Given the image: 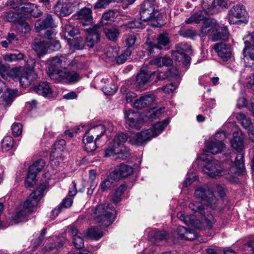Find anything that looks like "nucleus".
<instances>
[{
	"label": "nucleus",
	"instance_id": "nucleus-64",
	"mask_svg": "<svg viewBox=\"0 0 254 254\" xmlns=\"http://www.w3.org/2000/svg\"><path fill=\"white\" fill-rule=\"evenodd\" d=\"M127 27L129 29H134V28H143L144 25L139 20H133L132 21L129 22L127 24Z\"/></svg>",
	"mask_w": 254,
	"mask_h": 254
},
{
	"label": "nucleus",
	"instance_id": "nucleus-32",
	"mask_svg": "<svg viewBox=\"0 0 254 254\" xmlns=\"http://www.w3.org/2000/svg\"><path fill=\"white\" fill-rule=\"evenodd\" d=\"M103 32L109 40L113 41H116L120 34V30L116 26L104 28Z\"/></svg>",
	"mask_w": 254,
	"mask_h": 254
},
{
	"label": "nucleus",
	"instance_id": "nucleus-12",
	"mask_svg": "<svg viewBox=\"0 0 254 254\" xmlns=\"http://www.w3.org/2000/svg\"><path fill=\"white\" fill-rule=\"evenodd\" d=\"M52 80L55 82L63 83H74L80 79L79 74L74 71H61L58 74H53Z\"/></svg>",
	"mask_w": 254,
	"mask_h": 254
},
{
	"label": "nucleus",
	"instance_id": "nucleus-56",
	"mask_svg": "<svg viewBox=\"0 0 254 254\" xmlns=\"http://www.w3.org/2000/svg\"><path fill=\"white\" fill-rule=\"evenodd\" d=\"M48 52L57 51L61 48V43L57 40L48 41Z\"/></svg>",
	"mask_w": 254,
	"mask_h": 254
},
{
	"label": "nucleus",
	"instance_id": "nucleus-35",
	"mask_svg": "<svg viewBox=\"0 0 254 254\" xmlns=\"http://www.w3.org/2000/svg\"><path fill=\"white\" fill-rule=\"evenodd\" d=\"M235 115L237 120L240 123L242 126L246 129H247L248 130L253 127L251 120L247 117L244 114L239 113H236Z\"/></svg>",
	"mask_w": 254,
	"mask_h": 254
},
{
	"label": "nucleus",
	"instance_id": "nucleus-28",
	"mask_svg": "<svg viewBox=\"0 0 254 254\" xmlns=\"http://www.w3.org/2000/svg\"><path fill=\"white\" fill-rule=\"evenodd\" d=\"M88 35L85 40V45L92 48L94 44L97 43L100 39L99 34L95 28L89 29Z\"/></svg>",
	"mask_w": 254,
	"mask_h": 254
},
{
	"label": "nucleus",
	"instance_id": "nucleus-1",
	"mask_svg": "<svg viewBox=\"0 0 254 254\" xmlns=\"http://www.w3.org/2000/svg\"><path fill=\"white\" fill-rule=\"evenodd\" d=\"M169 123V119H165L161 122L153 125L152 128L142 130L140 132L126 135L123 132H119L115 136L113 142L106 151L107 156L112 154L118 155L119 158L123 159L129 155L128 150L122 149L123 144L129 138V143L133 145L139 146L143 143L150 140L152 137H156L161 133Z\"/></svg>",
	"mask_w": 254,
	"mask_h": 254
},
{
	"label": "nucleus",
	"instance_id": "nucleus-50",
	"mask_svg": "<svg viewBox=\"0 0 254 254\" xmlns=\"http://www.w3.org/2000/svg\"><path fill=\"white\" fill-rule=\"evenodd\" d=\"M18 28L21 30L22 33L26 34L28 33L31 30V27L28 22L24 20H18Z\"/></svg>",
	"mask_w": 254,
	"mask_h": 254
},
{
	"label": "nucleus",
	"instance_id": "nucleus-47",
	"mask_svg": "<svg viewBox=\"0 0 254 254\" xmlns=\"http://www.w3.org/2000/svg\"><path fill=\"white\" fill-rule=\"evenodd\" d=\"M64 245L63 241L62 240H58V241L55 242L53 243L47 244L44 248V250L46 252H51L54 250H58L61 248Z\"/></svg>",
	"mask_w": 254,
	"mask_h": 254
},
{
	"label": "nucleus",
	"instance_id": "nucleus-9",
	"mask_svg": "<svg viewBox=\"0 0 254 254\" xmlns=\"http://www.w3.org/2000/svg\"><path fill=\"white\" fill-rule=\"evenodd\" d=\"M191 51L190 46L186 43H181L177 47L176 51L173 53V56L176 61L182 63L183 65L188 68L190 64L191 59L187 55Z\"/></svg>",
	"mask_w": 254,
	"mask_h": 254
},
{
	"label": "nucleus",
	"instance_id": "nucleus-31",
	"mask_svg": "<svg viewBox=\"0 0 254 254\" xmlns=\"http://www.w3.org/2000/svg\"><path fill=\"white\" fill-rule=\"evenodd\" d=\"M73 200L72 197H66L64 198L61 203L52 211L54 217L51 216L52 219H54L57 216L62 208H69L71 206Z\"/></svg>",
	"mask_w": 254,
	"mask_h": 254
},
{
	"label": "nucleus",
	"instance_id": "nucleus-26",
	"mask_svg": "<svg viewBox=\"0 0 254 254\" xmlns=\"http://www.w3.org/2000/svg\"><path fill=\"white\" fill-rule=\"evenodd\" d=\"M54 26L53 15L50 14H48L42 20H39L35 24V27L39 31L42 30L52 28Z\"/></svg>",
	"mask_w": 254,
	"mask_h": 254
},
{
	"label": "nucleus",
	"instance_id": "nucleus-17",
	"mask_svg": "<svg viewBox=\"0 0 254 254\" xmlns=\"http://www.w3.org/2000/svg\"><path fill=\"white\" fill-rule=\"evenodd\" d=\"M133 171V169L131 166L123 163L112 172L111 176L112 179L117 181L121 178L127 177L130 175Z\"/></svg>",
	"mask_w": 254,
	"mask_h": 254
},
{
	"label": "nucleus",
	"instance_id": "nucleus-44",
	"mask_svg": "<svg viewBox=\"0 0 254 254\" xmlns=\"http://www.w3.org/2000/svg\"><path fill=\"white\" fill-rule=\"evenodd\" d=\"M189 207L194 212H197L201 215H204L205 209L200 202H191L189 204Z\"/></svg>",
	"mask_w": 254,
	"mask_h": 254
},
{
	"label": "nucleus",
	"instance_id": "nucleus-30",
	"mask_svg": "<svg viewBox=\"0 0 254 254\" xmlns=\"http://www.w3.org/2000/svg\"><path fill=\"white\" fill-rule=\"evenodd\" d=\"M32 49L40 58L48 52V42L47 40L36 42L33 44Z\"/></svg>",
	"mask_w": 254,
	"mask_h": 254
},
{
	"label": "nucleus",
	"instance_id": "nucleus-57",
	"mask_svg": "<svg viewBox=\"0 0 254 254\" xmlns=\"http://www.w3.org/2000/svg\"><path fill=\"white\" fill-rule=\"evenodd\" d=\"M9 68L10 67L7 64L0 63V75L3 79H8Z\"/></svg>",
	"mask_w": 254,
	"mask_h": 254
},
{
	"label": "nucleus",
	"instance_id": "nucleus-54",
	"mask_svg": "<svg viewBox=\"0 0 254 254\" xmlns=\"http://www.w3.org/2000/svg\"><path fill=\"white\" fill-rule=\"evenodd\" d=\"M118 0H97L94 5V9L105 8L111 3H114Z\"/></svg>",
	"mask_w": 254,
	"mask_h": 254
},
{
	"label": "nucleus",
	"instance_id": "nucleus-49",
	"mask_svg": "<svg viewBox=\"0 0 254 254\" xmlns=\"http://www.w3.org/2000/svg\"><path fill=\"white\" fill-rule=\"evenodd\" d=\"M69 64L74 68L78 69H81L85 67V63L84 61L80 58H74L71 61Z\"/></svg>",
	"mask_w": 254,
	"mask_h": 254
},
{
	"label": "nucleus",
	"instance_id": "nucleus-38",
	"mask_svg": "<svg viewBox=\"0 0 254 254\" xmlns=\"http://www.w3.org/2000/svg\"><path fill=\"white\" fill-rule=\"evenodd\" d=\"M166 236L167 234L166 232L157 231L149 234V240L154 244H156L158 242L165 239Z\"/></svg>",
	"mask_w": 254,
	"mask_h": 254
},
{
	"label": "nucleus",
	"instance_id": "nucleus-39",
	"mask_svg": "<svg viewBox=\"0 0 254 254\" xmlns=\"http://www.w3.org/2000/svg\"><path fill=\"white\" fill-rule=\"evenodd\" d=\"M1 143L3 151H9L14 147V140L10 136H5Z\"/></svg>",
	"mask_w": 254,
	"mask_h": 254
},
{
	"label": "nucleus",
	"instance_id": "nucleus-46",
	"mask_svg": "<svg viewBox=\"0 0 254 254\" xmlns=\"http://www.w3.org/2000/svg\"><path fill=\"white\" fill-rule=\"evenodd\" d=\"M64 32L65 36L67 35L72 37L79 33V30L71 24H66L64 25Z\"/></svg>",
	"mask_w": 254,
	"mask_h": 254
},
{
	"label": "nucleus",
	"instance_id": "nucleus-16",
	"mask_svg": "<svg viewBox=\"0 0 254 254\" xmlns=\"http://www.w3.org/2000/svg\"><path fill=\"white\" fill-rule=\"evenodd\" d=\"M229 22L231 24L235 23L233 20V17H235L237 19L243 18L245 19L242 20L243 22H247L246 19L247 12L245 7L243 4H238L234 5L229 10Z\"/></svg>",
	"mask_w": 254,
	"mask_h": 254
},
{
	"label": "nucleus",
	"instance_id": "nucleus-14",
	"mask_svg": "<svg viewBox=\"0 0 254 254\" xmlns=\"http://www.w3.org/2000/svg\"><path fill=\"white\" fill-rule=\"evenodd\" d=\"M155 73V72L148 73L144 69H141L136 77L135 82L136 89L138 90H144V86L153 80Z\"/></svg>",
	"mask_w": 254,
	"mask_h": 254
},
{
	"label": "nucleus",
	"instance_id": "nucleus-33",
	"mask_svg": "<svg viewBox=\"0 0 254 254\" xmlns=\"http://www.w3.org/2000/svg\"><path fill=\"white\" fill-rule=\"evenodd\" d=\"M202 7V10L206 11L207 15L213 14L216 12L215 0H203Z\"/></svg>",
	"mask_w": 254,
	"mask_h": 254
},
{
	"label": "nucleus",
	"instance_id": "nucleus-41",
	"mask_svg": "<svg viewBox=\"0 0 254 254\" xmlns=\"http://www.w3.org/2000/svg\"><path fill=\"white\" fill-rule=\"evenodd\" d=\"M45 164V162L43 159L37 160L29 167V171L37 175L42 170Z\"/></svg>",
	"mask_w": 254,
	"mask_h": 254
},
{
	"label": "nucleus",
	"instance_id": "nucleus-61",
	"mask_svg": "<svg viewBox=\"0 0 254 254\" xmlns=\"http://www.w3.org/2000/svg\"><path fill=\"white\" fill-rule=\"evenodd\" d=\"M202 216L204 217V221L206 225V227L207 229H211L213 224L215 222L214 217L211 214H207L206 216H205V213H204V215Z\"/></svg>",
	"mask_w": 254,
	"mask_h": 254
},
{
	"label": "nucleus",
	"instance_id": "nucleus-52",
	"mask_svg": "<svg viewBox=\"0 0 254 254\" xmlns=\"http://www.w3.org/2000/svg\"><path fill=\"white\" fill-rule=\"evenodd\" d=\"M102 90L105 94L110 95L115 94L117 91L118 87L115 84H110L103 87Z\"/></svg>",
	"mask_w": 254,
	"mask_h": 254
},
{
	"label": "nucleus",
	"instance_id": "nucleus-13",
	"mask_svg": "<svg viewBox=\"0 0 254 254\" xmlns=\"http://www.w3.org/2000/svg\"><path fill=\"white\" fill-rule=\"evenodd\" d=\"M213 49L224 62H228L232 58V48L229 44L218 43L214 45Z\"/></svg>",
	"mask_w": 254,
	"mask_h": 254
},
{
	"label": "nucleus",
	"instance_id": "nucleus-34",
	"mask_svg": "<svg viewBox=\"0 0 254 254\" xmlns=\"http://www.w3.org/2000/svg\"><path fill=\"white\" fill-rule=\"evenodd\" d=\"M86 236L88 239L98 240L103 236V233L98 227H94L88 229Z\"/></svg>",
	"mask_w": 254,
	"mask_h": 254
},
{
	"label": "nucleus",
	"instance_id": "nucleus-53",
	"mask_svg": "<svg viewBox=\"0 0 254 254\" xmlns=\"http://www.w3.org/2000/svg\"><path fill=\"white\" fill-rule=\"evenodd\" d=\"M158 44L160 45L166 46L170 43L168 33L164 32L159 34L157 38Z\"/></svg>",
	"mask_w": 254,
	"mask_h": 254
},
{
	"label": "nucleus",
	"instance_id": "nucleus-22",
	"mask_svg": "<svg viewBox=\"0 0 254 254\" xmlns=\"http://www.w3.org/2000/svg\"><path fill=\"white\" fill-rule=\"evenodd\" d=\"M219 166L214 161H209L203 168V171L207 174L210 177L215 178L221 175V171Z\"/></svg>",
	"mask_w": 254,
	"mask_h": 254
},
{
	"label": "nucleus",
	"instance_id": "nucleus-51",
	"mask_svg": "<svg viewBox=\"0 0 254 254\" xmlns=\"http://www.w3.org/2000/svg\"><path fill=\"white\" fill-rule=\"evenodd\" d=\"M180 35L184 38L193 39L196 36V33L191 28H187L181 30Z\"/></svg>",
	"mask_w": 254,
	"mask_h": 254
},
{
	"label": "nucleus",
	"instance_id": "nucleus-62",
	"mask_svg": "<svg viewBox=\"0 0 254 254\" xmlns=\"http://www.w3.org/2000/svg\"><path fill=\"white\" fill-rule=\"evenodd\" d=\"M12 134L15 136L20 135L22 131V126L20 123H14L11 126Z\"/></svg>",
	"mask_w": 254,
	"mask_h": 254
},
{
	"label": "nucleus",
	"instance_id": "nucleus-23",
	"mask_svg": "<svg viewBox=\"0 0 254 254\" xmlns=\"http://www.w3.org/2000/svg\"><path fill=\"white\" fill-rule=\"evenodd\" d=\"M76 16L78 19L82 21L84 25H88L92 22V11L89 7H84L77 11Z\"/></svg>",
	"mask_w": 254,
	"mask_h": 254
},
{
	"label": "nucleus",
	"instance_id": "nucleus-20",
	"mask_svg": "<svg viewBox=\"0 0 254 254\" xmlns=\"http://www.w3.org/2000/svg\"><path fill=\"white\" fill-rule=\"evenodd\" d=\"M9 3L14 9L28 13L34 4L30 2H25L24 0H9Z\"/></svg>",
	"mask_w": 254,
	"mask_h": 254
},
{
	"label": "nucleus",
	"instance_id": "nucleus-8",
	"mask_svg": "<svg viewBox=\"0 0 254 254\" xmlns=\"http://www.w3.org/2000/svg\"><path fill=\"white\" fill-rule=\"evenodd\" d=\"M245 48L243 55L246 66H251L254 64V33L249 34L243 38Z\"/></svg>",
	"mask_w": 254,
	"mask_h": 254
},
{
	"label": "nucleus",
	"instance_id": "nucleus-4",
	"mask_svg": "<svg viewBox=\"0 0 254 254\" xmlns=\"http://www.w3.org/2000/svg\"><path fill=\"white\" fill-rule=\"evenodd\" d=\"M206 11L200 10L192 14L186 20L187 24L199 23L203 22L199 35L204 37L217 25V20L213 18H207Z\"/></svg>",
	"mask_w": 254,
	"mask_h": 254
},
{
	"label": "nucleus",
	"instance_id": "nucleus-27",
	"mask_svg": "<svg viewBox=\"0 0 254 254\" xmlns=\"http://www.w3.org/2000/svg\"><path fill=\"white\" fill-rule=\"evenodd\" d=\"M34 76L33 71L29 69L23 71L18 79L20 85L24 88L27 87L35 78Z\"/></svg>",
	"mask_w": 254,
	"mask_h": 254
},
{
	"label": "nucleus",
	"instance_id": "nucleus-63",
	"mask_svg": "<svg viewBox=\"0 0 254 254\" xmlns=\"http://www.w3.org/2000/svg\"><path fill=\"white\" fill-rule=\"evenodd\" d=\"M155 75L154 76V78L156 77V78L154 80V82L156 83L159 81L164 80L168 78V73L166 71H159L156 72Z\"/></svg>",
	"mask_w": 254,
	"mask_h": 254
},
{
	"label": "nucleus",
	"instance_id": "nucleus-55",
	"mask_svg": "<svg viewBox=\"0 0 254 254\" xmlns=\"http://www.w3.org/2000/svg\"><path fill=\"white\" fill-rule=\"evenodd\" d=\"M197 176L196 175L195 173H191L190 174H188L186 180L183 183L184 187H188L193 182L195 181L197 179Z\"/></svg>",
	"mask_w": 254,
	"mask_h": 254
},
{
	"label": "nucleus",
	"instance_id": "nucleus-25",
	"mask_svg": "<svg viewBox=\"0 0 254 254\" xmlns=\"http://www.w3.org/2000/svg\"><path fill=\"white\" fill-rule=\"evenodd\" d=\"M32 88L35 92L44 97H50L52 95V89L47 82H40Z\"/></svg>",
	"mask_w": 254,
	"mask_h": 254
},
{
	"label": "nucleus",
	"instance_id": "nucleus-18",
	"mask_svg": "<svg viewBox=\"0 0 254 254\" xmlns=\"http://www.w3.org/2000/svg\"><path fill=\"white\" fill-rule=\"evenodd\" d=\"M88 130L86 131L83 138V142L85 145V150L87 152H93L97 148L98 142L96 141L94 135L89 134Z\"/></svg>",
	"mask_w": 254,
	"mask_h": 254
},
{
	"label": "nucleus",
	"instance_id": "nucleus-58",
	"mask_svg": "<svg viewBox=\"0 0 254 254\" xmlns=\"http://www.w3.org/2000/svg\"><path fill=\"white\" fill-rule=\"evenodd\" d=\"M115 181L113 179H112L110 176V178L108 177L103 182H102L100 187L102 191H104L107 189H110L114 183V181Z\"/></svg>",
	"mask_w": 254,
	"mask_h": 254
},
{
	"label": "nucleus",
	"instance_id": "nucleus-3",
	"mask_svg": "<svg viewBox=\"0 0 254 254\" xmlns=\"http://www.w3.org/2000/svg\"><path fill=\"white\" fill-rule=\"evenodd\" d=\"M116 210L110 204L105 203L97 205L94 214L96 221L105 227L111 225L116 218Z\"/></svg>",
	"mask_w": 254,
	"mask_h": 254
},
{
	"label": "nucleus",
	"instance_id": "nucleus-11",
	"mask_svg": "<svg viewBox=\"0 0 254 254\" xmlns=\"http://www.w3.org/2000/svg\"><path fill=\"white\" fill-rule=\"evenodd\" d=\"M194 194L196 197L204 201L211 207L215 209L216 207L214 205L216 202V198L213 192L207 187L198 188L195 190Z\"/></svg>",
	"mask_w": 254,
	"mask_h": 254
},
{
	"label": "nucleus",
	"instance_id": "nucleus-45",
	"mask_svg": "<svg viewBox=\"0 0 254 254\" xmlns=\"http://www.w3.org/2000/svg\"><path fill=\"white\" fill-rule=\"evenodd\" d=\"M70 45L75 50H82L85 46V40L81 37H76L71 40Z\"/></svg>",
	"mask_w": 254,
	"mask_h": 254
},
{
	"label": "nucleus",
	"instance_id": "nucleus-40",
	"mask_svg": "<svg viewBox=\"0 0 254 254\" xmlns=\"http://www.w3.org/2000/svg\"><path fill=\"white\" fill-rule=\"evenodd\" d=\"M127 188V185L122 184L116 189L112 197V201L114 203H118L121 200V196Z\"/></svg>",
	"mask_w": 254,
	"mask_h": 254
},
{
	"label": "nucleus",
	"instance_id": "nucleus-10",
	"mask_svg": "<svg viewBox=\"0 0 254 254\" xmlns=\"http://www.w3.org/2000/svg\"><path fill=\"white\" fill-rule=\"evenodd\" d=\"M74 3L71 0H58L54 6L55 13L58 16L65 17L74 11Z\"/></svg>",
	"mask_w": 254,
	"mask_h": 254
},
{
	"label": "nucleus",
	"instance_id": "nucleus-42",
	"mask_svg": "<svg viewBox=\"0 0 254 254\" xmlns=\"http://www.w3.org/2000/svg\"><path fill=\"white\" fill-rule=\"evenodd\" d=\"M119 13V11L117 10H109L103 13L102 16V20L103 22H104V20L114 21L118 16Z\"/></svg>",
	"mask_w": 254,
	"mask_h": 254
},
{
	"label": "nucleus",
	"instance_id": "nucleus-29",
	"mask_svg": "<svg viewBox=\"0 0 254 254\" xmlns=\"http://www.w3.org/2000/svg\"><path fill=\"white\" fill-rule=\"evenodd\" d=\"M206 147L210 153L216 154L222 151L225 147V144L221 141L214 139L208 142L206 144Z\"/></svg>",
	"mask_w": 254,
	"mask_h": 254
},
{
	"label": "nucleus",
	"instance_id": "nucleus-24",
	"mask_svg": "<svg viewBox=\"0 0 254 254\" xmlns=\"http://www.w3.org/2000/svg\"><path fill=\"white\" fill-rule=\"evenodd\" d=\"M69 233L72 237V243L74 246L77 249H80L84 247V241L82 237V234L78 230L73 226L70 227Z\"/></svg>",
	"mask_w": 254,
	"mask_h": 254
},
{
	"label": "nucleus",
	"instance_id": "nucleus-6",
	"mask_svg": "<svg viewBox=\"0 0 254 254\" xmlns=\"http://www.w3.org/2000/svg\"><path fill=\"white\" fill-rule=\"evenodd\" d=\"M68 55L69 54H60L51 59L47 69V73L51 79L53 74H58L59 72L62 71L61 68L66 67Z\"/></svg>",
	"mask_w": 254,
	"mask_h": 254
},
{
	"label": "nucleus",
	"instance_id": "nucleus-7",
	"mask_svg": "<svg viewBox=\"0 0 254 254\" xmlns=\"http://www.w3.org/2000/svg\"><path fill=\"white\" fill-rule=\"evenodd\" d=\"M158 10V3L156 0H146L140 5V20L146 21L155 19V11Z\"/></svg>",
	"mask_w": 254,
	"mask_h": 254
},
{
	"label": "nucleus",
	"instance_id": "nucleus-2",
	"mask_svg": "<svg viewBox=\"0 0 254 254\" xmlns=\"http://www.w3.org/2000/svg\"><path fill=\"white\" fill-rule=\"evenodd\" d=\"M48 185L45 183L40 184L39 187L31 193L28 198L24 202L23 207L11 217L10 225L17 224L26 222L28 217L32 213V208L36 206L38 202L43 196V193L47 189Z\"/></svg>",
	"mask_w": 254,
	"mask_h": 254
},
{
	"label": "nucleus",
	"instance_id": "nucleus-5",
	"mask_svg": "<svg viewBox=\"0 0 254 254\" xmlns=\"http://www.w3.org/2000/svg\"><path fill=\"white\" fill-rule=\"evenodd\" d=\"M244 135L241 130L234 131L233 133V138L231 140L232 147L235 149L238 153L235 158V164L241 171L244 169V155L241 152L244 148Z\"/></svg>",
	"mask_w": 254,
	"mask_h": 254
},
{
	"label": "nucleus",
	"instance_id": "nucleus-36",
	"mask_svg": "<svg viewBox=\"0 0 254 254\" xmlns=\"http://www.w3.org/2000/svg\"><path fill=\"white\" fill-rule=\"evenodd\" d=\"M95 137L96 141L99 142L100 138L105 134L106 129L104 126L99 125L88 130Z\"/></svg>",
	"mask_w": 254,
	"mask_h": 254
},
{
	"label": "nucleus",
	"instance_id": "nucleus-43",
	"mask_svg": "<svg viewBox=\"0 0 254 254\" xmlns=\"http://www.w3.org/2000/svg\"><path fill=\"white\" fill-rule=\"evenodd\" d=\"M24 57L23 54L19 52H16L13 54H8L4 55L3 59L6 62H13L23 60Z\"/></svg>",
	"mask_w": 254,
	"mask_h": 254
},
{
	"label": "nucleus",
	"instance_id": "nucleus-37",
	"mask_svg": "<svg viewBox=\"0 0 254 254\" xmlns=\"http://www.w3.org/2000/svg\"><path fill=\"white\" fill-rule=\"evenodd\" d=\"M17 92V90L7 88L6 91L2 95L3 101L4 106H9L13 102L15 95Z\"/></svg>",
	"mask_w": 254,
	"mask_h": 254
},
{
	"label": "nucleus",
	"instance_id": "nucleus-60",
	"mask_svg": "<svg viewBox=\"0 0 254 254\" xmlns=\"http://www.w3.org/2000/svg\"><path fill=\"white\" fill-rule=\"evenodd\" d=\"M162 108H159L156 110H152L149 112V114L147 116L148 120L150 121H152L154 120L159 118L162 113Z\"/></svg>",
	"mask_w": 254,
	"mask_h": 254
},
{
	"label": "nucleus",
	"instance_id": "nucleus-15",
	"mask_svg": "<svg viewBox=\"0 0 254 254\" xmlns=\"http://www.w3.org/2000/svg\"><path fill=\"white\" fill-rule=\"evenodd\" d=\"M125 116L129 132H134L135 130H138L141 127V123L138 120V116L137 113L132 110H129Z\"/></svg>",
	"mask_w": 254,
	"mask_h": 254
},
{
	"label": "nucleus",
	"instance_id": "nucleus-19",
	"mask_svg": "<svg viewBox=\"0 0 254 254\" xmlns=\"http://www.w3.org/2000/svg\"><path fill=\"white\" fill-rule=\"evenodd\" d=\"M154 101L153 94H145L141 96L139 99H136L133 103V107L137 109H142L147 108Z\"/></svg>",
	"mask_w": 254,
	"mask_h": 254
},
{
	"label": "nucleus",
	"instance_id": "nucleus-21",
	"mask_svg": "<svg viewBox=\"0 0 254 254\" xmlns=\"http://www.w3.org/2000/svg\"><path fill=\"white\" fill-rule=\"evenodd\" d=\"M218 24L217 22V25L215 27L213 28L210 31L212 41H217L219 40H226L228 38L229 32L228 28L226 26L222 27L217 29Z\"/></svg>",
	"mask_w": 254,
	"mask_h": 254
},
{
	"label": "nucleus",
	"instance_id": "nucleus-59",
	"mask_svg": "<svg viewBox=\"0 0 254 254\" xmlns=\"http://www.w3.org/2000/svg\"><path fill=\"white\" fill-rule=\"evenodd\" d=\"M144 46L148 51L149 54H151L154 53V50L155 49L159 50L161 49L159 45H157L151 41H147Z\"/></svg>",
	"mask_w": 254,
	"mask_h": 254
},
{
	"label": "nucleus",
	"instance_id": "nucleus-48",
	"mask_svg": "<svg viewBox=\"0 0 254 254\" xmlns=\"http://www.w3.org/2000/svg\"><path fill=\"white\" fill-rule=\"evenodd\" d=\"M37 174L30 172L28 170L27 176L25 180V184L27 187H32L36 182Z\"/></svg>",
	"mask_w": 254,
	"mask_h": 254
}]
</instances>
